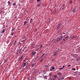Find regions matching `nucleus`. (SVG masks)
I'll use <instances>...</instances> for the list:
<instances>
[{
    "label": "nucleus",
    "instance_id": "obj_1",
    "mask_svg": "<svg viewBox=\"0 0 80 80\" xmlns=\"http://www.w3.org/2000/svg\"><path fill=\"white\" fill-rule=\"evenodd\" d=\"M23 58V55H22L19 58V60H22Z\"/></svg>",
    "mask_w": 80,
    "mask_h": 80
},
{
    "label": "nucleus",
    "instance_id": "obj_2",
    "mask_svg": "<svg viewBox=\"0 0 80 80\" xmlns=\"http://www.w3.org/2000/svg\"><path fill=\"white\" fill-rule=\"evenodd\" d=\"M64 79V77L63 76H61L58 79V80H63Z\"/></svg>",
    "mask_w": 80,
    "mask_h": 80
},
{
    "label": "nucleus",
    "instance_id": "obj_3",
    "mask_svg": "<svg viewBox=\"0 0 80 80\" xmlns=\"http://www.w3.org/2000/svg\"><path fill=\"white\" fill-rule=\"evenodd\" d=\"M61 26V24L59 23L58 25V26L57 27V29H58L59 27H60V26Z\"/></svg>",
    "mask_w": 80,
    "mask_h": 80
},
{
    "label": "nucleus",
    "instance_id": "obj_4",
    "mask_svg": "<svg viewBox=\"0 0 80 80\" xmlns=\"http://www.w3.org/2000/svg\"><path fill=\"white\" fill-rule=\"evenodd\" d=\"M35 54H36V52H32V56H33L34 55H35Z\"/></svg>",
    "mask_w": 80,
    "mask_h": 80
},
{
    "label": "nucleus",
    "instance_id": "obj_5",
    "mask_svg": "<svg viewBox=\"0 0 80 80\" xmlns=\"http://www.w3.org/2000/svg\"><path fill=\"white\" fill-rule=\"evenodd\" d=\"M57 52L54 53V57H57Z\"/></svg>",
    "mask_w": 80,
    "mask_h": 80
},
{
    "label": "nucleus",
    "instance_id": "obj_6",
    "mask_svg": "<svg viewBox=\"0 0 80 80\" xmlns=\"http://www.w3.org/2000/svg\"><path fill=\"white\" fill-rule=\"evenodd\" d=\"M45 68H49V66L47 65H45Z\"/></svg>",
    "mask_w": 80,
    "mask_h": 80
},
{
    "label": "nucleus",
    "instance_id": "obj_7",
    "mask_svg": "<svg viewBox=\"0 0 80 80\" xmlns=\"http://www.w3.org/2000/svg\"><path fill=\"white\" fill-rule=\"evenodd\" d=\"M33 19L31 18L30 19V23H32V22H33Z\"/></svg>",
    "mask_w": 80,
    "mask_h": 80
},
{
    "label": "nucleus",
    "instance_id": "obj_8",
    "mask_svg": "<svg viewBox=\"0 0 80 80\" xmlns=\"http://www.w3.org/2000/svg\"><path fill=\"white\" fill-rule=\"evenodd\" d=\"M14 34V32H12L11 34H10V35H11L12 36H13V35Z\"/></svg>",
    "mask_w": 80,
    "mask_h": 80
},
{
    "label": "nucleus",
    "instance_id": "obj_9",
    "mask_svg": "<svg viewBox=\"0 0 80 80\" xmlns=\"http://www.w3.org/2000/svg\"><path fill=\"white\" fill-rule=\"evenodd\" d=\"M68 38V36L66 35V37L65 38V39H66V40H67Z\"/></svg>",
    "mask_w": 80,
    "mask_h": 80
},
{
    "label": "nucleus",
    "instance_id": "obj_10",
    "mask_svg": "<svg viewBox=\"0 0 80 80\" xmlns=\"http://www.w3.org/2000/svg\"><path fill=\"white\" fill-rule=\"evenodd\" d=\"M75 10H76L75 9H73L72 10V12L75 13Z\"/></svg>",
    "mask_w": 80,
    "mask_h": 80
},
{
    "label": "nucleus",
    "instance_id": "obj_11",
    "mask_svg": "<svg viewBox=\"0 0 80 80\" xmlns=\"http://www.w3.org/2000/svg\"><path fill=\"white\" fill-rule=\"evenodd\" d=\"M5 29H3L2 30V31L1 33H4L5 32Z\"/></svg>",
    "mask_w": 80,
    "mask_h": 80
},
{
    "label": "nucleus",
    "instance_id": "obj_12",
    "mask_svg": "<svg viewBox=\"0 0 80 80\" xmlns=\"http://www.w3.org/2000/svg\"><path fill=\"white\" fill-rule=\"evenodd\" d=\"M61 72H58V75H61Z\"/></svg>",
    "mask_w": 80,
    "mask_h": 80
},
{
    "label": "nucleus",
    "instance_id": "obj_13",
    "mask_svg": "<svg viewBox=\"0 0 80 80\" xmlns=\"http://www.w3.org/2000/svg\"><path fill=\"white\" fill-rule=\"evenodd\" d=\"M62 7L63 9L65 8V4H63L62 6Z\"/></svg>",
    "mask_w": 80,
    "mask_h": 80
},
{
    "label": "nucleus",
    "instance_id": "obj_14",
    "mask_svg": "<svg viewBox=\"0 0 80 80\" xmlns=\"http://www.w3.org/2000/svg\"><path fill=\"white\" fill-rule=\"evenodd\" d=\"M27 23V22L26 21H24V25H25V24H26V23Z\"/></svg>",
    "mask_w": 80,
    "mask_h": 80
},
{
    "label": "nucleus",
    "instance_id": "obj_15",
    "mask_svg": "<svg viewBox=\"0 0 80 80\" xmlns=\"http://www.w3.org/2000/svg\"><path fill=\"white\" fill-rule=\"evenodd\" d=\"M40 5H41V3H39V4H38L37 5L38 7H39V6H40Z\"/></svg>",
    "mask_w": 80,
    "mask_h": 80
},
{
    "label": "nucleus",
    "instance_id": "obj_16",
    "mask_svg": "<svg viewBox=\"0 0 80 80\" xmlns=\"http://www.w3.org/2000/svg\"><path fill=\"white\" fill-rule=\"evenodd\" d=\"M16 4V3H13L12 4L13 6H15Z\"/></svg>",
    "mask_w": 80,
    "mask_h": 80
},
{
    "label": "nucleus",
    "instance_id": "obj_17",
    "mask_svg": "<svg viewBox=\"0 0 80 80\" xmlns=\"http://www.w3.org/2000/svg\"><path fill=\"white\" fill-rule=\"evenodd\" d=\"M69 3H70V4H72V0H70V2H69Z\"/></svg>",
    "mask_w": 80,
    "mask_h": 80
},
{
    "label": "nucleus",
    "instance_id": "obj_18",
    "mask_svg": "<svg viewBox=\"0 0 80 80\" xmlns=\"http://www.w3.org/2000/svg\"><path fill=\"white\" fill-rule=\"evenodd\" d=\"M57 75H55L54 76V78H57Z\"/></svg>",
    "mask_w": 80,
    "mask_h": 80
},
{
    "label": "nucleus",
    "instance_id": "obj_19",
    "mask_svg": "<svg viewBox=\"0 0 80 80\" xmlns=\"http://www.w3.org/2000/svg\"><path fill=\"white\" fill-rule=\"evenodd\" d=\"M8 5H10V2L9 1H8Z\"/></svg>",
    "mask_w": 80,
    "mask_h": 80
},
{
    "label": "nucleus",
    "instance_id": "obj_20",
    "mask_svg": "<svg viewBox=\"0 0 80 80\" xmlns=\"http://www.w3.org/2000/svg\"><path fill=\"white\" fill-rule=\"evenodd\" d=\"M51 69H52V70H54V69H55V68H54V67H52L51 68Z\"/></svg>",
    "mask_w": 80,
    "mask_h": 80
},
{
    "label": "nucleus",
    "instance_id": "obj_21",
    "mask_svg": "<svg viewBox=\"0 0 80 80\" xmlns=\"http://www.w3.org/2000/svg\"><path fill=\"white\" fill-rule=\"evenodd\" d=\"M72 70H74V71H75V70H76V69L75 68H72Z\"/></svg>",
    "mask_w": 80,
    "mask_h": 80
},
{
    "label": "nucleus",
    "instance_id": "obj_22",
    "mask_svg": "<svg viewBox=\"0 0 80 80\" xmlns=\"http://www.w3.org/2000/svg\"><path fill=\"white\" fill-rule=\"evenodd\" d=\"M74 38H75V37L73 36L72 37L71 39H74Z\"/></svg>",
    "mask_w": 80,
    "mask_h": 80
},
{
    "label": "nucleus",
    "instance_id": "obj_23",
    "mask_svg": "<svg viewBox=\"0 0 80 80\" xmlns=\"http://www.w3.org/2000/svg\"><path fill=\"white\" fill-rule=\"evenodd\" d=\"M14 30H15V28H14L13 29H12V32H13V31Z\"/></svg>",
    "mask_w": 80,
    "mask_h": 80
},
{
    "label": "nucleus",
    "instance_id": "obj_24",
    "mask_svg": "<svg viewBox=\"0 0 80 80\" xmlns=\"http://www.w3.org/2000/svg\"><path fill=\"white\" fill-rule=\"evenodd\" d=\"M76 60L77 61H78V60H79V59L78 58H77L76 59Z\"/></svg>",
    "mask_w": 80,
    "mask_h": 80
},
{
    "label": "nucleus",
    "instance_id": "obj_25",
    "mask_svg": "<svg viewBox=\"0 0 80 80\" xmlns=\"http://www.w3.org/2000/svg\"><path fill=\"white\" fill-rule=\"evenodd\" d=\"M42 46H43V45H42V44H41L40 48H42Z\"/></svg>",
    "mask_w": 80,
    "mask_h": 80
},
{
    "label": "nucleus",
    "instance_id": "obj_26",
    "mask_svg": "<svg viewBox=\"0 0 80 80\" xmlns=\"http://www.w3.org/2000/svg\"><path fill=\"white\" fill-rule=\"evenodd\" d=\"M34 64H33L32 65V67H34Z\"/></svg>",
    "mask_w": 80,
    "mask_h": 80
},
{
    "label": "nucleus",
    "instance_id": "obj_27",
    "mask_svg": "<svg viewBox=\"0 0 80 80\" xmlns=\"http://www.w3.org/2000/svg\"><path fill=\"white\" fill-rule=\"evenodd\" d=\"M40 0H37V2H40Z\"/></svg>",
    "mask_w": 80,
    "mask_h": 80
},
{
    "label": "nucleus",
    "instance_id": "obj_28",
    "mask_svg": "<svg viewBox=\"0 0 80 80\" xmlns=\"http://www.w3.org/2000/svg\"><path fill=\"white\" fill-rule=\"evenodd\" d=\"M63 37H64V36L63 37V36H61V38H63Z\"/></svg>",
    "mask_w": 80,
    "mask_h": 80
},
{
    "label": "nucleus",
    "instance_id": "obj_29",
    "mask_svg": "<svg viewBox=\"0 0 80 80\" xmlns=\"http://www.w3.org/2000/svg\"><path fill=\"white\" fill-rule=\"evenodd\" d=\"M65 66H63L62 67V68H65Z\"/></svg>",
    "mask_w": 80,
    "mask_h": 80
},
{
    "label": "nucleus",
    "instance_id": "obj_30",
    "mask_svg": "<svg viewBox=\"0 0 80 80\" xmlns=\"http://www.w3.org/2000/svg\"><path fill=\"white\" fill-rule=\"evenodd\" d=\"M60 70H63V68H60Z\"/></svg>",
    "mask_w": 80,
    "mask_h": 80
},
{
    "label": "nucleus",
    "instance_id": "obj_31",
    "mask_svg": "<svg viewBox=\"0 0 80 80\" xmlns=\"http://www.w3.org/2000/svg\"><path fill=\"white\" fill-rule=\"evenodd\" d=\"M70 66H71V65H68V67H70Z\"/></svg>",
    "mask_w": 80,
    "mask_h": 80
},
{
    "label": "nucleus",
    "instance_id": "obj_32",
    "mask_svg": "<svg viewBox=\"0 0 80 80\" xmlns=\"http://www.w3.org/2000/svg\"><path fill=\"white\" fill-rule=\"evenodd\" d=\"M51 80H55V79L54 78L51 79Z\"/></svg>",
    "mask_w": 80,
    "mask_h": 80
},
{
    "label": "nucleus",
    "instance_id": "obj_33",
    "mask_svg": "<svg viewBox=\"0 0 80 80\" xmlns=\"http://www.w3.org/2000/svg\"><path fill=\"white\" fill-rule=\"evenodd\" d=\"M37 30V28H36L35 30H34L35 31H36Z\"/></svg>",
    "mask_w": 80,
    "mask_h": 80
},
{
    "label": "nucleus",
    "instance_id": "obj_34",
    "mask_svg": "<svg viewBox=\"0 0 80 80\" xmlns=\"http://www.w3.org/2000/svg\"><path fill=\"white\" fill-rule=\"evenodd\" d=\"M4 26H5V25H3V28H5V27H4Z\"/></svg>",
    "mask_w": 80,
    "mask_h": 80
},
{
    "label": "nucleus",
    "instance_id": "obj_35",
    "mask_svg": "<svg viewBox=\"0 0 80 80\" xmlns=\"http://www.w3.org/2000/svg\"><path fill=\"white\" fill-rule=\"evenodd\" d=\"M71 79H72V78H69V80H71Z\"/></svg>",
    "mask_w": 80,
    "mask_h": 80
},
{
    "label": "nucleus",
    "instance_id": "obj_36",
    "mask_svg": "<svg viewBox=\"0 0 80 80\" xmlns=\"http://www.w3.org/2000/svg\"><path fill=\"white\" fill-rule=\"evenodd\" d=\"M24 66H25V63H24Z\"/></svg>",
    "mask_w": 80,
    "mask_h": 80
},
{
    "label": "nucleus",
    "instance_id": "obj_37",
    "mask_svg": "<svg viewBox=\"0 0 80 80\" xmlns=\"http://www.w3.org/2000/svg\"><path fill=\"white\" fill-rule=\"evenodd\" d=\"M50 71H52V69H50Z\"/></svg>",
    "mask_w": 80,
    "mask_h": 80
},
{
    "label": "nucleus",
    "instance_id": "obj_38",
    "mask_svg": "<svg viewBox=\"0 0 80 80\" xmlns=\"http://www.w3.org/2000/svg\"><path fill=\"white\" fill-rule=\"evenodd\" d=\"M38 58V57L35 58V60H37V58Z\"/></svg>",
    "mask_w": 80,
    "mask_h": 80
},
{
    "label": "nucleus",
    "instance_id": "obj_39",
    "mask_svg": "<svg viewBox=\"0 0 80 80\" xmlns=\"http://www.w3.org/2000/svg\"><path fill=\"white\" fill-rule=\"evenodd\" d=\"M16 44V43L15 42V43H14V45H15Z\"/></svg>",
    "mask_w": 80,
    "mask_h": 80
},
{
    "label": "nucleus",
    "instance_id": "obj_40",
    "mask_svg": "<svg viewBox=\"0 0 80 80\" xmlns=\"http://www.w3.org/2000/svg\"><path fill=\"white\" fill-rule=\"evenodd\" d=\"M63 41H65V40L64 39H63Z\"/></svg>",
    "mask_w": 80,
    "mask_h": 80
},
{
    "label": "nucleus",
    "instance_id": "obj_41",
    "mask_svg": "<svg viewBox=\"0 0 80 80\" xmlns=\"http://www.w3.org/2000/svg\"><path fill=\"white\" fill-rule=\"evenodd\" d=\"M49 76H51V74H50L49 75Z\"/></svg>",
    "mask_w": 80,
    "mask_h": 80
},
{
    "label": "nucleus",
    "instance_id": "obj_42",
    "mask_svg": "<svg viewBox=\"0 0 80 80\" xmlns=\"http://www.w3.org/2000/svg\"><path fill=\"white\" fill-rule=\"evenodd\" d=\"M16 42H17V41H15V43H16Z\"/></svg>",
    "mask_w": 80,
    "mask_h": 80
},
{
    "label": "nucleus",
    "instance_id": "obj_43",
    "mask_svg": "<svg viewBox=\"0 0 80 80\" xmlns=\"http://www.w3.org/2000/svg\"><path fill=\"white\" fill-rule=\"evenodd\" d=\"M42 60L41 61H40L41 62H42Z\"/></svg>",
    "mask_w": 80,
    "mask_h": 80
},
{
    "label": "nucleus",
    "instance_id": "obj_44",
    "mask_svg": "<svg viewBox=\"0 0 80 80\" xmlns=\"http://www.w3.org/2000/svg\"><path fill=\"white\" fill-rule=\"evenodd\" d=\"M25 65H24L23 66V67H25Z\"/></svg>",
    "mask_w": 80,
    "mask_h": 80
},
{
    "label": "nucleus",
    "instance_id": "obj_45",
    "mask_svg": "<svg viewBox=\"0 0 80 80\" xmlns=\"http://www.w3.org/2000/svg\"><path fill=\"white\" fill-rule=\"evenodd\" d=\"M65 32L63 33V34H65Z\"/></svg>",
    "mask_w": 80,
    "mask_h": 80
},
{
    "label": "nucleus",
    "instance_id": "obj_46",
    "mask_svg": "<svg viewBox=\"0 0 80 80\" xmlns=\"http://www.w3.org/2000/svg\"><path fill=\"white\" fill-rule=\"evenodd\" d=\"M45 55V54H43V55Z\"/></svg>",
    "mask_w": 80,
    "mask_h": 80
},
{
    "label": "nucleus",
    "instance_id": "obj_47",
    "mask_svg": "<svg viewBox=\"0 0 80 80\" xmlns=\"http://www.w3.org/2000/svg\"><path fill=\"white\" fill-rule=\"evenodd\" d=\"M42 56V57H43V55Z\"/></svg>",
    "mask_w": 80,
    "mask_h": 80
},
{
    "label": "nucleus",
    "instance_id": "obj_48",
    "mask_svg": "<svg viewBox=\"0 0 80 80\" xmlns=\"http://www.w3.org/2000/svg\"><path fill=\"white\" fill-rule=\"evenodd\" d=\"M59 40H60V38H59Z\"/></svg>",
    "mask_w": 80,
    "mask_h": 80
},
{
    "label": "nucleus",
    "instance_id": "obj_49",
    "mask_svg": "<svg viewBox=\"0 0 80 80\" xmlns=\"http://www.w3.org/2000/svg\"><path fill=\"white\" fill-rule=\"evenodd\" d=\"M24 62H25V61H24Z\"/></svg>",
    "mask_w": 80,
    "mask_h": 80
},
{
    "label": "nucleus",
    "instance_id": "obj_50",
    "mask_svg": "<svg viewBox=\"0 0 80 80\" xmlns=\"http://www.w3.org/2000/svg\"><path fill=\"white\" fill-rule=\"evenodd\" d=\"M46 77H47V76H46V77H45V78H46Z\"/></svg>",
    "mask_w": 80,
    "mask_h": 80
}]
</instances>
